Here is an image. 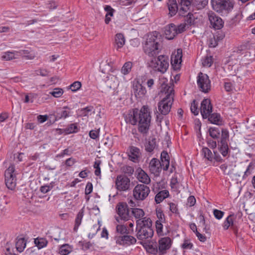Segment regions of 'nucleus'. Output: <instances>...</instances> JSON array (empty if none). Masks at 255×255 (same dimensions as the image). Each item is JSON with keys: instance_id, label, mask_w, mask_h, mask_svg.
Listing matches in <instances>:
<instances>
[{"instance_id": "nucleus-30", "label": "nucleus", "mask_w": 255, "mask_h": 255, "mask_svg": "<svg viewBox=\"0 0 255 255\" xmlns=\"http://www.w3.org/2000/svg\"><path fill=\"white\" fill-rule=\"evenodd\" d=\"M137 178L139 181L144 183V185L148 184L150 182V179L148 175L143 170H141L140 172L138 173Z\"/></svg>"}, {"instance_id": "nucleus-1", "label": "nucleus", "mask_w": 255, "mask_h": 255, "mask_svg": "<svg viewBox=\"0 0 255 255\" xmlns=\"http://www.w3.org/2000/svg\"><path fill=\"white\" fill-rule=\"evenodd\" d=\"M127 123L135 125L138 123V130L139 132L145 134L149 129L151 121L150 113L147 107L143 106L140 110L136 109L130 111L125 117Z\"/></svg>"}, {"instance_id": "nucleus-12", "label": "nucleus", "mask_w": 255, "mask_h": 255, "mask_svg": "<svg viewBox=\"0 0 255 255\" xmlns=\"http://www.w3.org/2000/svg\"><path fill=\"white\" fill-rule=\"evenodd\" d=\"M118 85L117 77L113 75H109L101 85L102 91L103 92L107 93L111 90H115Z\"/></svg>"}, {"instance_id": "nucleus-43", "label": "nucleus", "mask_w": 255, "mask_h": 255, "mask_svg": "<svg viewBox=\"0 0 255 255\" xmlns=\"http://www.w3.org/2000/svg\"><path fill=\"white\" fill-rule=\"evenodd\" d=\"M63 93L64 91L62 88H56L49 94L55 98H59L63 95Z\"/></svg>"}, {"instance_id": "nucleus-6", "label": "nucleus", "mask_w": 255, "mask_h": 255, "mask_svg": "<svg viewBox=\"0 0 255 255\" xmlns=\"http://www.w3.org/2000/svg\"><path fill=\"white\" fill-rule=\"evenodd\" d=\"M152 57L149 63V67L154 71L164 73L169 66L168 58L163 55Z\"/></svg>"}, {"instance_id": "nucleus-22", "label": "nucleus", "mask_w": 255, "mask_h": 255, "mask_svg": "<svg viewBox=\"0 0 255 255\" xmlns=\"http://www.w3.org/2000/svg\"><path fill=\"white\" fill-rule=\"evenodd\" d=\"M133 90L135 97H141L146 93L145 88L138 82L133 83Z\"/></svg>"}, {"instance_id": "nucleus-63", "label": "nucleus", "mask_w": 255, "mask_h": 255, "mask_svg": "<svg viewBox=\"0 0 255 255\" xmlns=\"http://www.w3.org/2000/svg\"><path fill=\"white\" fill-rule=\"evenodd\" d=\"M48 119L47 115H39L37 117V120L40 123H43L45 122Z\"/></svg>"}, {"instance_id": "nucleus-3", "label": "nucleus", "mask_w": 255, "mask_h": 255, "mask_svg": "<svg viewBox=\"0 0 255 255\" xmlns=\"http://www.w3.org/2000/svg\"><path fill=\"white\" fill-rule=\"evenodd\" d=\"M144 53L149 57H155L162 49L160 35L156 31L147 35L143 45Z\"/></svg>"}, {"instance_id": "nucleus-7", "label": "nucleus", "mask_w": 255, "mask_h": 255, "mask_svg": "<svg viewBox=\"0 0 255 255\" xmlns=\"http://www.w3.org/2000/svg\"><path fill=\"white\" fill-rule=\"evenodd\" d=\"M235 2L232 0H212L213 9L219 13H229L234 8Z\"/></svg>"}, {"instance_id": "nucleus-52", "label": "nucleus", "mask_w": 255, "mask_h": 255, "mask_svg": "<svg viewBox=\"0 0 255 255\" xmlns=\"http://www.w3.org/2000/svg\"><path fill=\"white\" fill-rule=\"evenodd\" d=\"M213 213L215 217L218 220L221 219L224 214V212L217 209L214 210Z\"/></svg>"}, {"instance_id": "nucleus-16", "label": "nucleus", "mask_w": 255, "mask_h": 255, "mask_svg": "<svg viewBox=\"0 0 255 255\" xmlns=\"http://www.w3.org/2000/svg\"><path fill=\"white\" fill-rule=\"evenodd\" d=\"M209 20L212 26L216 29H221L224 25V22L221 17L217 16L214 12L208 14Z\"/></svg>"}, {"instance_id": "nucleus-21", "label": "nucleus", "mask_w": 255, "mask_h": 255, "mask_svg": "<svg viewBox=\"0 0 255 255\" xmlns=\"http://www.w3.org/2000/svg\"><path fill=\"white\" fill-rule=\"evenodd\" d=\"M234 215H229L225 221L223 226L225 230H227L231 227L232 229L234 231L235 234L237 236L238 230L237 226L234 223Z\"/></svg>"}, {"instance_id": "nucleus-14", "label": "nucleus", "mask_w": 255, "mask_h": 255, "mask_svg": "<svg viewBox=\"0 0 255 255\" xmlns=\"http://www.w3.org/2000/svg\"><path fill=\"white\" fill-rule=\"evenodd\" d=\"M116 186L119 191H126L129 188V179L125 175H119L116 180Z\"/></svg>"}, {"instance_id": "nucleus-61", "label": "nucleus", "mask_w": 255, "mask_h": 255, "mask_svg": "<svg viewBox=\"0 0 255 255\" xmlns=\"http://www.w3.org/2000/svg\"><path fill=\"white\" fill-rule=\"evenodd\" d=\"M161 161L169 160V156L168 153L165 151H163L160 156Z\"/></svg>"}, {"instance_id": "nucleus-42", "label": "nucleus", "mask_w": 255, "mask_h": 255, "mask_svg": "<svg viewBox=\"0 0 255 255\" xmlns=\"http://www.w3.org/2000/svg\"><path fill=\"white\" fill-rule=\"evenodd\" d=\"M34 243L37 248L40 249L46 246L47 244V241L46 239L43 238H37L35 240Z\"/></svg>"}, {"instance_id": "nucleus-31", "label": "nucleus", "mask_w": 255, "mask_h": 255, "mask_svg": "<svg viewBox=\"0 0 255 255\" xmlns=\"http://www.w3.org/2000/svg\"><path fill=\"white\" fill-rule=\"evenodd\" d=\"M26 246V242L24 238L16 239L15 248L17 251L20 253L22 252Z\"/></svg>"}, {"instance_id": "nucleus-58", "label": "nucleus", "mask_w": 255, "mask_h": 255, "mask_svg": "<svg viewBox=\"0 0 255 255\" xmlns=\"http://www.w3.org/2000/svg\"><path fill=\"white\" fill-rule=\"evenodd\" d=\"M161 167L162 168L164 171H166L169 166V160L161 161Z\"/></svg>"}, {"instance_id": "nucleus-33", "label": "nucleus", "mask_w": 255, "mask_h": 255, "mask_svg": "<svg viewBox=\"0 0 255 255\" xmlns=\"http://www.w3.org/2000/svg\"><path fill=\"white\" fill-rule=\"evenodd\" d=\"M208 118V120L213 124L216 125H220V122H221V117L220 115L217 113H210L207 117Z\"/></svg>"}, {"instance_id": "nucleus-64", "label": "nucleus", "mask_w": 255, "mask_h": 255, "mask_svg": "<svg viewBox=\"0 0 255 255\" xmlns=\"http://www.w3.org/2000/svg\"><path fill=\"white\" fill-rule=\"evenodd\" d=\"M224 88L227 92H230L233 90L232 84L230 82L225 83Z\"/></svg>"}, {"instance_id": "nucleus-29", "label": "nucleus", "mask_w": 255, "mask_h": 255, "mask_svg": "<svg viewBox=\"0 0 255 255\" xmlns=\"http://www.w3.org/2000/svg\"><path fill=\"white\" fill-rule=\"evenodd\" d=\"M18 55L29 60H32L35 57V53L28 50H22L18 51Z\"/></svg>"}, {"instance_id": "nucleus-62", "label": "nucleus", "mask_w": 255, "mask_h": 255, "mask_svg": "<svg viewBox=\"0 0 255 255\" xmlns=\"http://www.w3.org/2000/svg\"><path fill=\"white\" fill-rule=\"evenodd\" d=\"M71 154V152L69 150V149L67 148L64 149L62 152L61 153L57 154L56 155L57 157H62L65 155H70Z\"/></svg>"}, {"instance_id": "nucleus-57", "label": "nucleus", "mask_w": 255, "mask_h": 255, "mask_svg": "<svg viewBox=\"0 0 255 255\" xmlns=\"http://www.w3.org/2000/svg\"><path fill=\"white\" fill-rule=\"evenodd\" d=\"M93 190V185L91 182H88L85 188V194L88 195L90 194Z\"/></svg>"}, {"instance_id": "nucleus-48", "label": "nucleus", "mask_w": 255, "mask_h": 255, "mask_svg": "<svg viewBox=\"0 0 255 255\" xmlns=\"http://www.w3.org/2000/svg\"><path fill=\"white\" fill-rule=\"evenodd\" d=\"M81 86L82 84L80 82L75 81L70 85V89L72 91L76 92L80 89Z\"/></svg>"}, {"instance_id": "nucleus-39", "label": "nucleus", "mask_w": 255, "mask_h": 255, "mask_svg": "<svg viewBox=\"0 0 255 255\" xmlns=\"http://www.w3.org/2000/svg\"><path fill=\"white\" fill-rule=\"evenodd\" d=\"M132 66V63L131 62H126L121 69V72L124 74L127 75L129 73Z\"/></svg>"}, {"instance_id": "nucleus-18", "label": "nucleus", "mask_w": 255, "mask_h": 255, "mask_svg": "<svg viewBox=\"0 0 255 255\" xmlns=\"http://www.w3.org/2000/svg\"><path fill=\"white\" fill-rule=\"evenodd\" d=\"M182 51L181 49H178L175 54H172L171 56V64L174 69H178L182 62Z\"/></svg>"}, {"instance_id": "nucleus-28", "label": "nucleus", "mask_w": 255, "mask_h": 255, "mask_svg": "<svg viewBox=\"0 0 255 255\" xmlns=\"http://www.w3.org/2000/svg\"><path fill=\"white\" fill-rule=\"evenodd\" d=\"M131 213L134 218L137 220H143L144 218L143 216L145 215L143 210L140 208H131Z\"/></svg>"}, {"instance_id": "nucleus-46", "label": "nucleus", "mask_w": 255, "mask_h": 255, "mask_svg": "<svg viewBox=\"0 0 255 255\" xmlns=\"http://www.w3.org/2000/svg\"><path fill=\"white\" fill-rule=\"evenodd\" d=\"M162 221H156L155 222V228L156 230V232L158 235L160 236H162L164 235L162 231L163 225L162 224Z\"/></svg>"}, {"instance_id": "nucleus-60", "label": "nucleus", "mask_w": 255, "mask_h": 255, "mask_svg": "<svg viewBox=\"0 0 255 255\" xmlns=\"http://www.w3.org/2000/svg\"><path fill=\"white\" fill-rule=\"evenodd\" d=\"M196 203V199L193 196H190L187 199V204L189 206L192 207L195 205Z\"/></svg>"}, {"instance_id": "nucleus-19", "label": "nucleus", "mask_w": 255, "mask_h": 255, "mask_svg": "<svg viewBox=\"0 0 255 255\" xmlns=\"http://www.w3.org/2000/svg\"><path fill=\"white\" fill-rule=\"evenodd\" d=\"M164 34L166 39L168 40L173 39L177 35L176 25L171 23L164 27Z\"/></svg>"}, {"instance_id": "nucleus-13", "label": "nucleus", "mask_w": 255, "mask_h": 255, "mask_svg": "<svg viewBox=\"0 0 255 255\" xmlns=\"http://www.w3.org/2000/svg\"><path fill=\"white\" fill-rule=\"evenodd\" d=\"M197 84L200 90L208 93L211 89V82L207 74L200 72L198 74Z\"/></svg>"}, {"instance_id": "nucleus-20", "label": "nucleus", "mask_w": 255, "mask_h": 255, "mask_svg": "<svg viewBox=\"0 0 255 255\" xmlns=\"http://www.w3.org/2000/svg\"><path fill=\"white\" fill-rule=\"evenodd\" d=\"M136 242V240L135 238L129 235H124L122 237H119L117 238L116 239L117 244L122 245L134 244Z\"/></svg>"}, {"instance_id": "nucleus-41", "label": "nucleus", "mask_w": 255, "mask_h": 255, "mask_svg": "<svg viewBox=\"0 0 255 255\" xmlns=\"http://www.w3.org/2000/svg\"><path fill=\"white\" fill-rule=\"evenodd\" d=\"M221 137L220 140V143H228V140L229 139V132L227 129L225 128H222L221 130Z\"/></svg>"}, {"instance_id": "nucleus-9", "label": "nucleus", "mask_w": 255, "mask_h": 255, "mask_svg": "<svg viewBox=\"0 0 255 255\" xmlns=\"http://www.w3.org/2000/svg\"><path fill=\"white\" fill-rule=\"evenodd\" d=\"M15 171L14 166L11 164L9 167L5 170V183L6 187L10 190H13L16 186V177L13 173Z\"/></svg>"}, {"instance_id": "nucleus-35", "label": "nucleus", "mask_w": 255, "mask_h": 255, "mask_svg": "<svg viewBox=\"0 0 255 255\" xmlns=\"http://www.w3.org/2000/svg\"><path fill=\"white\" fill-rule=\"evenodd\" d=\"M220 168L225 174L231 175L234 173V167L232 165L228 166L226 164H223L220 166Z\"/></svg>"}, {"instance_id": "nucleus-53", "label": "nucleus", "mask_w": 255, "mask_h": 255, "mask_svg": "<svg viewBox=\"0 0 255 255\" xmlns=\"http://www.w3.org/2000/svg\"><path fill=\"white\" fill-rule=\"evenodd\" d=\"M69 111L62 110L60 113L57 114V118L59 119L66 118L69 116Z\"/></svg>"}, {"instance_id": "nucleus-49", "label": "nucleus", "mask_w": 255, "mask_h": 255, "mask_svg": "<svg viewBox=\"0 0 255 255\" xmlns=\"http://www.w3.org/2000/svg\"><path fill=\"white\" fill-rule=\"evenodd\" d=\"M122 169L123 172L125 173L128 174V175H132L134 171L133 168L130 166H123Z\"/></svg>"}, {"instance_id": "nucleus-37", "label": "nucleus", "mask_w": 255, "mask_h": 255, "mask_svg": "<svg viewBox=\"0 0 255 255\" xmlns=\"http://www.w3.org/2000/svg\"><path fill=\"white\" fill-rule=\"evenodd\" d=\"M218 145L220 146L219 150L220 152L223 156L225 157L227 155L229 150L228 143H220L218 141Z\"/></svg>"}, {"instance_id": "nucleus-27", "label": "nucleus", "mask_w": 255, "mask_h": 255, "mask_svg": "<svg viewBox=\"0 0 255 255\" xmlns=\"http://www.w3.org/2000/svg\"><path fill=\"white\" fill-rule=\"evenodd\" d=\"M169 196V192L166 190H162L159 192L155 196V201L157 204L161 202L164 199Z\"/></svg>"}, {"instance_id": "nucleus-45", "label": "nucleus", "mask_w": 255, "mask_h": 255, "mask_svg": "<svg viewBox=\"0 0 255 255\" xmlns=\"http://www.w3.org/2000/svg\"><path fill=\"white\" fill-rule=\"evenodd\" d=\"M213 63V58L211 56H207L202 61V64L204 67H210Z\"/></svg>"}, {"instance_id": "nucleus-40", "label": "nucleus", "mask_w": 255, "mask_h": 255, "mask_svg": "<svg viewBox=\"0 0 255 255\" xmlns=\"http://www.w3.org/2000/svg\"><path fill=\"white\" fill-rule=\"evenodd\" d=\"M156 142L155 139L153 138L148 141L145 145V150L149 152H152L155 147Z\"/></svg>"}, {"instance_id": "nucleus-59", "label": "nucleus", "mask_w": 255, "mask_h": 255, "mask_svg": "<svg viewBox=\"0 0 255 255\" xmlns=\"http://www.w3.org/2000/svg\"><path fill=\"white\" fill-rule=\"evenodd\" d=\"M105 11H106L107 12V13L106 14L107 15L110 16H113V12H114V9L113 8H112L111 6L106 5L105 7Z\"/></svg>"}, {"instance_id": "nucleus-56", "label": "nucleus", "mask_w": 255, "mask_h": 255, "mask_svg": "<svg viewBox=\"0 0 255 255\" xmlns=\"http://www.w3.org/2000/svg\"><path fill=\"white\" fill-rule=\"evenodd\" d=\"M99 130L100 129H99L98 130H92L89 132V136L90 137L94 139H96L98 137L99 135Z\"/></svg>"}, {"instance_id": "nucleus-50", "label": "nucleus", "mask_w": 255, "mask_h": 255, "mask_svg": "<svg viewBox=\"0 0 255 255\" xmlns=\"http://www.w3.org/2000/svg\"><path fill=\"white\" fill-rule=\"evenodd\" d=\"M93 107L92 106L87 107L85 108L81 109L80 113L83 116H87L89 112L92 111Z\"/></svg>"}, {"instance_id": "nucleus-54", "label": "nucleus", "mask_w": 255, "mask_h": 255, "mask_svg": "<svg viewBox=\"0 0 255 255\" xmlns=\"http://www.w3.org/2000/svg\"><path fill=\"white\" fill-rule=\"evenodd\" d=\"M186 24V23H181L178 25L177 26H176V30L177 32V34L181 33L185 30Z\"/></svg>"}, {"instance_id": "nucleus-15", "label": "nucleus", "mask_w": 255, "mask_h": 255, "mask_svg": "<svg viewBox=\"0 0 255 255\" xmlns=\"http://www.w3.org/2000/svg\"><path fill=\"white\" fill-rule=\"evenodd\" d=\"M200 109L203 118H207L209 114L212 112V106L210 100L208 99H204L201 102Z\"/></svg>"}, {"instance_id": "nucleus-5", "label": "nucleus", "mask_w": 255, "mask_h": 255, "mask_svg": "<svg viewBox=\"0 0 255 255\" xmlns=\"http://www.w3.org/2000/svg\"><path fill=\"white\" fill-rule=\"evenodd\" d=\"M178 1L180 5L179 14L184 16L191 5L197 9H202L207 5L208 0H178Z\"/></svg>"}, {"instance_id": "nucleus-8", "label": "nucleus", "mask_w": 255, "mask_h": 255, "mask_svg": "<svg viewBox=\"0 0 255 255\" xmlns=\"http://www.w3.org/2000/svg\"><path fill=\"white\" fill-rule=\"evenodd\" d=\"M150 191V189L147 185L138 184L133 190V196L135 200L143 201L147 198Z\"/></svg>"}, {"instance_id": "nucleus-36", "label": "nucleus", "mask_w": 255, "mask_h": 255, "mask_svg": "<svg viewBox=\"0 0 255 255\" xmlns=\"http://www.w3.org/2000/svg\"><path fill=\"white\" fill-rule=\"evenodd\" d=\"M202 154L204 157L209 161H212L214 154L207 147H204L202 149Z\"/></svg>"}, {"instance_id": "nucleus-24", "label": "nucleus", "mask_w": 255, "mask_h": 255, "mask_svg": "<svg viewBox=\"0 0 255 255\" xmlns=\"http://www.w3.org/2000/svg\"><path fill=\"white\" fill-rule=\"evenodd\" d=\"M125 43V38L122 33H118L115 38V47L117 50L122 48Z\"/></svg>"}, {"instance_id": "nucleus-10", "label": "nucleus", "mask_w": 255, "mask_h": 255, "mask_svg": "<svg viewBox=\"0 0 255 255\" xmlns=\"http://www.w3.org/2000/svg\"><path fill=\"white\" fill-rule=\"evenodd\" d=\"M117 213L119 217L116 218V220L119 222V218L120 219L127 221L129 220L131 216L129 215V210L128 205L126 202H120L116 206Z\"/></svg>"}, {"instance_id": "nucleus-23", "label": "nucleus", "mask_w": 255, "mask_h": 255, "mask_svg": "<svg viewBox=\"0 0 255 255\" xmlns=\"http://www.w3.org/2000/svg\"><path fill=\"white\" fill-rule=\"evenodd\" d=\"M139 157V149L136 147L131 146L130 148L128 154L129 159L134 162H136L138 161Z\"/></svg>"}, {"instance_id": "nucleus-32", "label": "nucleus", "mask_w": 255, "mask_h": 255, "mask_svg": "<svg viewBox=\"0 0 255 255\" xmlns=\"http://www.w3.org/2000/svg\"><path fill=\"white\" fill-rule=\"evenodd\" d=\"M84 216V210L83 209H81L78 214L77 215V217L75 221V226L74 227V230L75 231H77L79 226L80 225L82 218Z\"/></svg>"}, {"instance_id": "nucleus-47", "label": "nucleus", "mask_w": 255, "mask_h": 255, "mask_svg": "<svg viewBox=\"0 0 255 255\" xmlns=\"http://www.w3.org/2000/svg\"><path fill=\"white\" fill-rule=\"evenodd\" d=\"M191 112L194 114V115L197 116L199 114V110L198 109V104L195 100H194L191 103L190 107Z\"/></svg>"}, {"instance_id": "nucleus-55", "label": "nucleus", "mask_w": 255, "mask_h": 255, "mask_svg": "<svg viewBox=\"0 0 255 255\" xmlns=\"http://www.w3.org/2000/svg\"><path fill=\"white\" fill-rule=\"evenodd\" d=\"M193 247V245L192 243L190 242L189 240H185L184 243L182 244L181 247L183 249H191Z\"/></svg>"}, {"instance_id": "nucleus-25", "label": "nucleus", "mask_w": 255, "mask_h": 255, "mask_svg": "<svg viewBox=\"0 0 255 255\" xmlns=\"http://www.w3.org/2000/svg\"><path fill=\"white\" fill-rule=\"evenodd\" d=\"M169 14L171 16L174 15L177 12L178 8L176 0H168L167 3Z\"/></svg>"}, {"instance_id": "nucleus-34", "label": "nucleus", "mask_w": 255, "mask_h": 255, "mask_svg": "<svg viewBox=\"0 0 255 255\" xmlns=\"http://www.w3.org/2000/svg\"><path fill=\"white\" fill-rule=\"evenodd\" d=\"M117 232L121 234H129L130 230L128 229L126 225H118L116 228ZM133 229H131V232H133Z\"/></svg>"}, {"instance_id": "nucleus-11", "label": "nucleus", "mask_w": 255, "mask_h": 255, "mask_svg": "<svg viewBox=\"0 0 255 255\" xmlns=\"http://www.w3.org/2000/svg\"><path fill=\"white\" fill-rule=\"evenodd\" d=\"M172 240L169 237H164L158 241V250L157 249H153L151 252V253L155 254L158 252L159 255H163L167 253L171 246Z\"/></svg>"}, {"instance_id": "nucleus-38", "label": "nucleus", "mask_w": 255, "mask_h": 255, "mask_svg": "<svg viewBox=\"0 0 255 255\" xmlns=\"http://www.w3.org/2000/svg\"><path fill=\"white\" fill-rule=\"evenodd\" d=\"M210 135L214 139H217L219 137L220 134V130L217 128L212 127L209 129Z\"/></svg>"}, {"instance_id": "nucleus-4", "label": "nucleus", "mask_w": 255, "mask_h": 255, "mask_svg": "<svg viewBox=\"0 0 255 255\" xmlns=\"http://www.w3.org/2000/svg\"><path fill=\"white\" fill-rule=\"evenodd\" d=\"M152 221L149 218L145 217L143 220L136 221V237L138 240H144L151 238L153 235Z\"/></svg>"}, {"instance_id": "nucleus-17", "label": "nucleus", "mask_w": 255, "mask_h": 255, "mask_svg": "<svg viewBox=\"0 0 255 255\" xmlns=\"http://www.w3.org/2000/svg\"><path fill=\"white\" fill-rule=\"evenodd\" d=\"M150 172L155 176L159 174L161 171L160 161L157 158H152L149 164Z\"/></svg>"}, {"instance_id": "nucleus-51", "label": "nucleus", "mask_w": 255, "mask_h": 255, "mask_svg": "<svg viewBox=\"0 0 255 255\" xmlns=\"http://www.w3.org/2000/svg\"><path fill=\"white\" fill-rule=\"evenodd\" d=\"M101 164V161H96L94 164V167L96 169L95 171V174L97 176H99L101 173V169L100 165Z\"/></svg>"}, {"instance_id": "nucleus-44", "label": "nucleus", "mask_w": 255, "mask_h": 255, "mask_svg": "<svg viewBox=\"0 0 255 255\" xmlns=\"http://www.w3.org/2000/svg\"><path fill=\"white\" fill-rule=\"evenodd\" d=\"M194 21L195 17L193 14L189 12L185 18V23H186V25L191 26L194 24Z\"/></svg>"}, {"instance_id": "nucleus-26", "label": "nucleus", "mask_w": 255, "mask_h": 255, "mask_svg": "<svg viewBox=\"0 0 255 255\" xmlns=\"http://www.w3.org/2000/svg\"><path fill=\"white\" fill-rule=\"evenodd\" d=\"M18 51L4 52L1 56V59L5 61H9L18 58Z\"/></svg>"}, {"instance_id": "nucleus-2", "label": "nucleus", "mask_w": 255, "mask_h": 255, "mask_svg": "<svg viewBox=\"0 0 255 255\" xmlns=\"http://www.w3.org/2000/svg\"><path fill=\"white\" fill-rule=\"evenodd\" d=\"M162 92H164L166 95L158 104V111L156 113V120L161 122L163 119V116L167 115L170 111L173 103L174 90L171 86H168L165 83L162 85Z\"/></svg>"}]
</instances>
